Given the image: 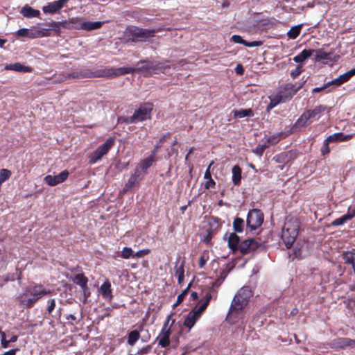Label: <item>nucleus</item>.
I'll return each instance as SVG.
<instances>
[{"label": "nucleus", "mask_w": 355, "mask_h": 355, "mask_svg": "<svg viewBox=\"0 0 355 355\" xmlns=\"http://www.w3.org/2000/svg\"><path fill=\"white\" fill-rule=\"evenodd\" d=\"M254 112L252 109H245L234 111V116L237 118H243L245 116H252Z\"/></svg>", "instance_id": "ea45409f"}, {"label": "nucleus", "mask_w": 355, "mask_h": 355, "mask_svg": "<svg viewBox=\"0 0 355 355\" xmlns=\"http://www.w3.org/2000/svg\"><path fill=\"white\" fill-rule=\"evenodd\" d=\"M139 64L142 65L139 68H135V70L133 73L135 71H141L150 74H158L164 73L166 69L170 68V66L165 64V62L157 61L141 60L138 62V64ZM132 68L134 69V67ZM131 73H132V72Z\"/></svg>", "instance_id": "423d86ee"}, {"label": "nucleus", "mask_w": 355, "mask_h": 355, "mask_svg": "<svg viewBox=\"0 0 355 355\" xmlns=\"http://www.w3.org/2000/svg\"><path fill=\"white\" fill-rule=\"evenodd\" d=\"M214 230L212 227H210L207 232L206 236H205L203 239V241L206 243H209L214 235Z\"/></svg>", "instance_id": "5fc2aeb1"}, {"label": "nucleus", "mask_w": 355, "mask_h": 355, "mask_svg": "<svg viewBox=\"0 0 355 355\" xmlns=\"http://www.w3.org/2000/svg\"><path fill=\"white\" fill-rule=\"evenodd\" d=\"M302 85L296 86L295 85L288 83L279 87V92L286 100V101L292 98V97L300 89Z\"/></svg>", "instance_id": "9b49d317"}, {"label": "nucleus", "mask_w": 355, "mask_h": 355, "mask_svg": "<svg viewBox=\"0 0 355 355\" xmlns=\"http://www.w3.org/2000/svg\"><path fill=\"white\" fill-rule=\"evenodd\" d=\"M302 72V66L299 64L296 67V68L294 70H292L291 71V76L293 78H295L298 76H300Z\"/></svg>", "instance_id": "4d7b16f0"}, {"label": "nucleus", "mask_w": 355, "mask_h": 355, "mask_svg": "<svg viewBox=\"0 0 355 355\" xmlns=\"http://www.w3.org/2000/svg\"><path fill=\"white\" fill-rule=\"evenodd\" d=\"M282 135V133L281 132L274 135L270 137L265 142L267 144L268 146L271 145H275L280 141Z\"/></svg>", "instance_id": "c03bdc74"}, {"label": "nucleus", "mask_w": 355, "mask_h": 355, "mask_svg": "<svg viewBox=\"0 0 355 355\" xmlns=\"http://www.w3.org/2000/svg\"><path fill=\"white\" fill-rule=\"evenodd\" d=\"M80 19L71 18L69 20L62 21V28L66 29H80Z\"/></svg>", "instance_id": "393cba45"}, {"label": "nucleus", "mask_w": 355, "mask_h": 355, "mask_svg": "<svg viewBox=\"0 0 355 355\" xmlns=\"http://www.w3.org/2000/svg\"><path fill=\"white\" fill-rule=\"evenodd\" d=\"M263 213L259 209L250 210L246 219L247 227L251 231L259 228L263 222Z\"/></svg>", "instance_id": "6e6552de"}, {"label": "nucleus", "mask_w": 355, "mask_h": 355, "mask_svg": "<svg viewBox=\"0 0 355 355\" xmlns=\"http://www.w3.org/2000/svg\"><path fill=\"white\" fill-rule=\"evenodd\" d=\"M342 257L345 263L352 265L355 274V253L345 252L343 253Z\"/></svg>", "instance_id": "2f4dec72"}, {"label": "nucleus", "mask_w": 355, "mask_h": 355, "mask_svg": "<svg viewBox=\"0 0 355 355\" xmlns=\"http://www.w3.org/2000/svg\"><path fill=\"white\" fill-rule=\"evenodd\" d=\"M139 338L140 334L137 330L131 331L128 335L127 343L128 345L133 346Z\"/></svg>", "instance_id": "f704fd0d"}, {"label": "nucleus", "mask_w": 355, "mask_h": 355, "mask_svg": "<svg viewBox=\"0 0 355 355\" xmlns=\"http://www.w3.org/2000/svg\"><path fill=\"white\" fill-rule=\"evenodd\" d=\"M150 252V249L141 250H139L138 252H137L135 254H134V257H142L145 255L148 254Z\"/></svg>", "instance_id": "0e129e2a"}, {"label": "nucleus", "mask_w": 355, "mask_h": 355, "mask_svg": "<svg viewBox=\"0 0 355 355\" xmlns=\"http://www.w3.org/2000/svg\"><path fill=\"white\" fill-rule=\"evenodd\" d=\"M166 135H163L159 139V141L157 142L156 145L155 146L153 150L151 151V154L154 156L156 157L158 151H159V149L162 147L163 143L166 140Z\"/></svg>", "instance_id": "49530a36"}, {"label": "nucleus", "mask_w": 355, "mask_h": 355, "mask_svg": "<svg viewBox=\"0 0 355 355\" xmlns=\"http://www.w3.org/2000/svg\"><path fill=\"white\" fill-rule=\"evenodd\" d=\"M336 135H338V141H349L352 138V135H344L343 132H338Z\"/></svg>", "instance_id": "680f3d73"}, {"label": "nucleus", "mask_w": 355, "mask_h": 355, "mask_svg": "<svg viewBox=\"0 0 355 355\" xmlns=\"http://www.w3.org/2000/svg\"><path fill=\"white\" fill-rule=\"evenodd\" d=\"M226 277V274L223 271L218 278H217L212 284L213 288H218L223 282Z\"/></svg>", "instance_id": "8fccbe9b"}, {"label": "nucleus", "mask_w": 355, "mask_h": 355, "mask_svg": "<svg viewBox=\"0 0 355 355\" xmlns=\"http://www.w3.org/2000/svg\"><path fill=\"white\" fill-rule=\"evenodd\" d=\"M143 179V176L138 173V169L135 171V173L132 175L128 180V182L125 184L124 191H129L132 187H133L135 184H139V182Z\"/></svg>", "instance_id": "4be33fe9"}, {"label": "nucleus", "mask_w": 355, "mask_h": 355, "mask_svg": "<svg viewBox=\"0 0 355 355\" xmlns=\"http://www.w3.org/2000/svg\"><path fill=\"white\" fill-rule=\"evenodd\" d=\"M295 158L294 153L292 151L282 152L275 155L272 158L278 164H286Z\"/></svg>", "instance_id": "f3484780"}, {"label": "nucleus", "mask_w": 355, "mask_h": 355, "mask_svg": "<svg viewBox=\"0 0 355 355\" xmlns=\"http://www.w3.org/2000/svg\"><path fill=\"white\" fill-rule=\"evenodd\" d=\"M232 180L235 186H239L241 182L242 170L239 165H235L232 169Z\"/></svg>", "instance_id": "a878e982"}, {"label": "nucleus", "mask_w": 355, "mask_h": 355, "mask_svg": "<svg viewBox=\"0 0 355 355\" xmlns=\"http://www.w3.org/2000/svg\"><path fill=\"white\" fill-rule=\"evenodd\" d=\"M157 32L155 29L142 28L137 26H130L125 30V35L127 42H144L155 37Z\"/></svg>", "instance_id": "39448f33"}, {"label": "nucleus", "mask_w": 355, "mask_h": 355, "mask_svg": "<svg viewBox=\"0 0 355 355\" xmlns=\"http://www.w3.org/2000/svg\"><path fill=\"white\" fill-rule=\"evenodd\" d=\"M355 75V68L347 71L346 73L339 76L337 78L331 81V83L336 86H340L343 83L347 82L353 76Z\"/></svg>", "instance_id": "a211bd4d"}, {"label": "nucleus", "mask_w": 355, "mask_h": 355, "mask_svg": "<svg viewBox=\"0 0 355 355\" xmlns=\"http://www.w3.org/2000/svg\"><path fill=\"white\" fill-rule=\"evenodd\" d=\"M313 53V49H304L300 53L293 58V60L297 63H302L306 59L310 58Z\"/></svg>", "instance_id": "cd10ccee"}, {"label": "nucleus", "mask_w": 355, "mask_h": 355, "mask_svg": "<svg viewBox=\"0 0 355 355\" xmlns=\"http://www.w3.org/2000/svg\"><path fill=\"white\" fill-rule=\"evenodd\" d=\"M207 304H206L203 302L199 301L198 304L192 309V311L201 317L202 313L207 309Z\"/></svg>", "instance_id": "a19ab883"}, {"label": "nucleus", "mask_w": 355, "mask_h": 355, "mask_svg": "<svg viewBox=\"0 0 355 355\" xmlns=\"http://www.w3.org/2000/svg\"><path fill=\"white\" fill-rule=\"evenodd\" d=\"M154 105L153 103L146 102L140 104L130 116H121L119 120L126 124L137 123L151 119Z\"/></svg>", "instance_id": "20e7f679"}, {"label": "nucleus", "mask_w": 355, "mask_h": 355, "mask_svg": "<svg viewBox=\"0 0 355 355\" xmlns=\"http://www.w3.org/2000/svg\"><path fill=\"white\" fill-rule=\"evenodd\" d=\"M207 304H206L203 302L199 301L198 304L192 309V311L201 317L202 313L207 309Z\"/></svg>", "instance_id": "79ce46f5"}, {"label": "nucleus", "mask_w": 355, "mask_h": 355, "mask_svg": "<svg viewBox=\"0 0 355 355\" xmlns=\"http://www.w3.org/2000/svg\"><path fill=\"white\" fill-rule=\"evenodd\" d=\"M200 316H199L197 313L191 310L187 315L184 321V325L187 327L189 330H191V328L195 325L196 321L200 319Z\"/></svg>", "instance_id": "5701e85b"}, {"label": "nucleus", "mask_w": 355, "mask_h": 355, "mask_svg": "<svg viewBox=\"0 0 355 355\" xmlns=\"http://www.w3.org/2000/svg\"><path fill=\"white\" fill-rule=\"evenodd\" d=\"M69 0H58L48 3L42 7V11L45 14H54L61 10Z\"/></svg>", "instance_id": "ddd939ff"}, {"label": "nucleus", "mask_w": 355, "mask_h": 355, "mask_svg": "<svg viewBox=\"0 0 355 355\" xmlns=\"http://www.w3.org/2000/svg\"><path fill=\"white\" fill-rule=\"evenodd\" d=\"M329 143L327 142L325 140L323 142V144L321 147V154L323 156L328 155L330 153L329 148Z\"/></svg>", "instance_id": "13d9d810"}, {"label": "nucleus", "mask_w": 355, "mask_h": 355, "mask_svg": "<svg viewBox=\"0 0 355 355\" xmlns=\"http://www.w3.org/2000/svg\"><path fill=\"white\" fill-rule=\"evenodd\" d=\"M100 293L103 297L108 302H112L113 300L112 289L111 283L109 280H106L100 287Z\"/></svg>", "instance_id": "dca6fc26"}, {"label": "nucleus", "mask_w": 355, "mask_h": 355, "mask_svg": "<svg viewBox=\"0 0 355 355\" xmlns=\"http://www.w3.org/2000/svg\"><path fill=\"white\" fill-rule=\"evenodd\" d=\"M51 293L42 284L32 283L26 288V293L20 294L17 300L19 305L24 309H31L35 303L44 296Z\"/></svg>", "instance_id": "7ed1b4c3"}, {"label": "nucleus", "mask_w": 355, "mask_h": 355, "mask_svg": "<svg viewBox=\"0 0 355 355\" xmlns=\"http://www.w3.org/2000/svg\"><path fill=\"white\" fill-rule=\"evenodd\" d=\"M74 284L81 287H86L88 283V278L83 273H78L72 278Z\"/></svg>", "instance_id": "7c9ffc66"}, {"label": "nucleus", "mask_w": 355, "mask_h": 355, "mask_svg": "<svg viewBox=\"0 0 355 355\" xmlns=\"http://www.w3.org/2000/svg\"><path fill=\"white\" fill-rule=\"evenodd\" d=\"M332 346L340 349H346L347 347H353L355 346V339L349 338H338L332 341Z\"/></svg>", "instance_id": "4468645a"}, {"label": "nucleus", "mask_w": 355, "mask_h": 355, "mask_svg": "<svg viewBox=\"0 0 355 355\" xmlns=\"http://www.w3.org/2000/svg\"><path fill=\"white\" fill-rule=\"evenodd\" d=\"M315 60L317 62L329 59L330 53L324 51L322 49L314 50Z\"/></svg>", "instance_id": "58836bf2"}, {"label": "nucleus", "mask_w": 355, "mask_h": 355, "mask_svg": "<svg viewBox=\"0 0 355 355\" xmlns=\"http://www.w3.org/2000/svg\"><path fill=\"white\" fill-rule=\"evenodd\" d=\"M103 25L102 21H85L80 24V29L85 31H92L100 28Z\"/></svg>", "instance_id": "c85d7f7f"}, {"label": "nucleus", "mask_w": 355, "mask_h": 355, "mask_svg": "<svg viewBox=\"0 0 355 355\" xmlns=\"http://www.w3.org/2000/svg\"><path fill=\"white\" fill-rule=\"evenodd\" d=\"M327 107L325 105H320L316 106L313 110H306L305 112L306 113L308 118L311 120H317L320 119L321 114L324 112Z\"/></svg>", "instance_id": "aec40b11"}, {"label": "nucleus", "mask_w": 355, "mask_h": 355, "mask_svg": "<svg viewBox=\"0 0 355 355\" xmlns=\"http://www.w3.org/2000/svg\"><path fill=\"white\" fill-rule=\"evenodd\" d=\"M213 295L211 291L206 292L205 296L202 297L200 301L203 302L206 304L209 305L210 300L212 299Z\"/></svg>", "instance_id": "052dcab7"}, {"label": "nucleus", "mask_w": 355, "mask_h": 355, "mask_svg": "<svg viewBox=\"0 0 355 355\" xmlns=\"http://www.w3.org/2000/svg\"><path fill=\"white\" fill-rule=\"evenodd\" d=\"M155 160V156L150 154V155L148 157L141 161L139 166L143 171H146L148 168H150L152 166Z\"/></svg>", "instance_id": "72a5a7b5"}, {"label": "nucleus", "mask_w": 355, "mask_h": 355, "mask_svg": "<svg viewBox=\"0 0 355 355\" xmlns=\"http://www.w3.org/2000/svg\"><path fill=\"white\" fill-rule=\"evenodd\" d=\"M252 295V291L249 286H243L239 289L232 301L225 320L232 324H236L239 318L235 315L244 309Z\"/></svg>", "instance_id": "f03ea898"}, {"label": "nucleus", "mask_w": 355, "mask_h": 355, "mask_svg": "<svg viewBox=\"0 0 355 355\" xmlns=\"http://www.w3.org/2000/svg\"><path fill=\"white\" fill-rule=\"evenodd\" d=\"M269 98H270V100H272L275 103H277V105H279L281 103L286 102V100L283 98V96H282V94H280L279 92H278L277 94L270 96Z\"/></svg>", "instance_id": "603ef678"}, {"label": "nucleus", "mask_w": 355, "mask_h": 355, "mask_svg": "<svg viewBox=\"0 0 355 355\" xmlns=\"http://www.w3.org/2000/svg\"><path fill=\"white\" fill-rule=\"evenodd\" d=\"M81 288H82L83 293L84 302H85L87 300V299L90 296L91 293H90V291H89L87 285H86V287H81Z\"/></svg>", "instance_id": "338daca9"}, {"label": "nucleus", "mask_w": 355, "mask_h": 355, "mask_svg": "<svg viewBox=\"0 0 355 355\" xmlns=\"http://www.w3.org/2000/svg\"><path fill=\"white\" fill-rule=\"evenodd\" d=\"M209 259V252L207 251H204L199 258L198 266L200 268H202L207 261Z\"/></svg>", "instance_id": "a18cd8bd"}, {"label": "nucleus", "mask_w": 355, "mask_h": 355, "mask_svg": "<svg viewBox=\"0 0 355 355\" xmlns=\"http://www.w3.org/2000/svg\"><path fill=\"white\" fill-rule=\"evenodd\" d=\"M11 175V171L8 169L3 168L0 171V182H4Z\"/></svg>", "instance_id": "3c124183"}, {"label": "nucleus", "mask_w": 355, "mask_h": 355, "mask_svg": "<svg viewBox=\"0 0 355 355\" xmlns=\"http://www.w3.org/2000/svg\"><path fill=\"white\" fill-rule=\"evenodd\" d=\"M231 41L234 43L243 44L244 46L248 47L259 46L262 44V42L261 41H254L251 42H247L246 40H243L241 36L239 35H232L231 37Z\"/></svg>", "instance_id": "412c9836"}, {"label": "nucleus", "mask_w": 355, "mask_h": 355, "mask_svg": "<svg viewBox=\"0 0 355 355\" xmlns=\"http://www.w3.org/2000/svg\"><path fill=\"white\" fill-rule=\"evenodd\" d=\"M338 135H336V133H334L333 135H331L329 136H328L325 141L328 143H333V142H336V141H338Z\"/></svg>", "instance_id": "69168bd1"}, {"label": "nucleus", "mask_w": 355, "mask_h": 355, "mask_svg": "<svg viewBox=\"0 0 355 355\" xmlns=\"http://www.w3.org/2000/svg\"><path fill=\"white\" fill-rule=\"evenodd\" d=\"M244 220L241 218L236 217L233 221L234 230L237 233H241L243 231Z\"/></svg>", "instance_id": "e433bc0d"}, {"label": "nucleus", "mask_w": 355, "mask_h": 355, "mask_svg": "<svg viewBox=\"0 0 355 355\" xmlns=\"http://www.w3.org/2000/svg\"><path fill=\"white\" fill-rule=\"evenodd\" d=\"M302 26L303 24H298L291 27L287 33L288 38L292 40L296 39L300 35Z\"/></svg>", "instance_id": "473e14b6"}, {"label": "nucleus", "mask_w": 355, "mask_h": 355, "mask_svg": "<svg viewBox=\"0 0 355 355\" xmlns=\"http://www.w3.org/2000/svg\"><path fill=\"white\" fill-rule=\"evenodd\" d=\"M269 146L266 142H264L263 144H259L254 150V153L258 156H261L263 154L265 150Z\"/></svg>", "instance_id": "de8ad7c7"}, {"label": "nucleus", "mask_w": 355, "mask_h": 355, "mask_svg": "<svg viewBox=\"0 0 355 355\" xmlns=\"http://www.w3.org/2000/svg\"><path fill=\"white\" fill-rule=\"evenodd\" d=\"M49 26L55 31H60V28H62V21H53L49 24Z\"/></svg>", "instance_id": "bf43d9fd"}, {"label": "nucleus", "mask_w": 355, "mask_h": 355, "mask_svg": "<svg viewBox=\"0 0 355 355\" xmlns=\"http://www.w3.org/2000/svg\"><path fill=\"white\" fill-rule=\"evenodd\" d=\"M349 220H350L349 217L348 216L347 214H346L343 215L341 217L335 219L334 220H333L331 222V225L334 227L340 226V225H343L345 223H346L347 221H348Z\"/></svg>", "instance_id": "37998d69"}, {"label": "nucleus", "mask_w": 355, "mask_h": 355, "mask_svg": "<svg viewBox=\"0 0 355 355\" xmlns=\"http://www.w3.org/2000/svg\"><path fill=\"white\" fill-rule=\"evenodd\" d=\"M4 69L6 70L15 71L20 73H31L33 71V69L31 67L24 65L20 62L6 64Z\"/></svg>", "instance_id": "2eb2a0df"}, {"label": "nucleus", "mask_w": 355, "mask_h": 355, "mask_svg": "<svg viewBox=\"0 0 355 355\" xmlns=\"http://www.w3.org/2000/svg\"><path fill=\"white\" fill-rule=\"evenodd\" d=\"M239 243V236L235 232L230 233L228 237L227 244L232 253H235L236 252L239 251L240 245Z\"/></svg>", "instance_id": "6ab92c4d"}, {"label": "nucleus", "mask_w": 355, "mask_h": 355, "mask_svg": "<svg viewBox=\"0 0 355 355\" xmlns=\"http://www.w3.org/2000/svg\"><path fill=\"white\" fill-rule=\"evenodd\" d=\"M262 244L254 239H249L243 241L239 245V251L242 254H247L259 250Z\"/></svg>", "instance_id": "9d476101"}, {"label": "nucleus", "mask_w": 355, "mask_h": 355, "mask_svg": "<svg viewBox=\"0 0 355 355\" xmlns=\"http://www.w3.org/2000/svg\"><path fill=\"white\" fill-rule=\"evenodd\" d=\"M173 315H174L173 313L168 315L166 318V321L164 323V325L162 327V329L161 331H171V327L175 323V320L171 319Z\"/></svg>", "instance_id": "4c0bfd02"}, {"label": "nucleus", "mask_w": 355, "mask_h": 355, "mask_svg": "<svg viewBox=\"0 0 355 355\" xmlns=\"http://www.w3.org/2000/svg\"><path fill=\"white\" fill-rule=\"evenodd\" d=\"M171 331H161L156 340L158 341V345L162 347H167L170 344V336Z\"/></svg>", "instance_id": "b1692460"}, {"label": "nucleus", "mask_w": 355, "mask_h": 355, "mask_svg": "<svg viewBox=\"0 0 355 355\" xmlns=\"http://www.w3.org/2000/svg\"><path fill=\"white\" fill-rule=\"evenodd\" d=\"M348 216L349 217L350 220H352L353 218L355 217V207L349 206L347 209V212Z\"/></svg>", "instance_id": "774afa93"}, {"label": "nucleus", "mask_w": 355, "mask_h": 355, "mask_svg": "<svg viewBox=\"0 0 355 355\" xmlns=\"http://www.w3.org/2000/svg\"><path fill=\"white\" fill-rule=\"evenodd\" d=\"M298 234L297 227H289L288 225H286L282 230V239L285 243L286 248H291L295 241Z\"/></svg>", "instance_id": "1a4fd4ad"}, {"label": "nucleus", "mask_w": 355, "mask_h": 355, "mask_svg": "<svg viewBox=\"0 0 355 355\" xmlns=\"http://www.w3.org/2000/svg\"><path fill=\"white\" fill-rule=\"evenodd\" d=\"M175 275L178 277V282L180 285H181L184 279V263H182L180 266L175 267Z\"/></svg>", "instance_id": "c9c22d12"}, {"label": "nucleus", "mask_w": 355, "mask_h": 355, "mask_svg": "<svg viewBox=\"0 0 355 355\" xmlns=\"http://www.w3.org/2000/svg\"><path fill=\"white\" fill-rule=\"evenodd\" d=\"M333 84L331 83V81L327 82V83H324L322 87H315L312 90V93H318L320 92H322L325 89L328 88L329 86L332 85Z\"/></svg>", "instance_id": "e2e57ef3"}, {"label": "nucleus", "mask_w": 355, "mask_h": 355, "mask_svg": "<svg viewBox=\"0 0 355 355\" xmlns=\"http://www.w3.org/2000/svg\"><path fill=\"white\" fill-rule=\"evenodd\" d=\"M189 288H190V285H189L184 291H182V292L180 295H178V296L177 297V301L175 304V306L178 305L183 302L186 295L188 293V291H189Z\"/></svg>", "instance_id": "864d4df0"}, {"label": "nucleus", "mask_w": 355, "mask_h": 355, "mask_svg": "<svg viewBox=\"0 0 355 355\" xmlns=\"http://www.w3.org/2000/svg\"><path fill=\"white\" fill-rule=\"evenodd\" d=\"M121 257L123 259H129L130 257H134L133 250L131 248L125 247L121 251Z\"/></svg>", "instance_id": "09e8293b"}, {"label": "nucleus", "mask_w": 355, "mask_h": 355, "mask_svg": "<svg viewBox=\"0 0 355 355\" xmlns=\"http://www.w3.org/2000/svg\"><path fill=\"white\" fill-rule=\"evenodd\" d=\"M135 69L133 68H101L94 71L90 69L76 70L67 73V78H114L132 73Z\"/></svg>", "instance_id": "f257e3e1"}, {"label": "nucleus", "mask_w": 355, "mask_h": 355, "mask_svg": "<svg viewBox=\"0 0 355 355\" xmlns=\"http://www.w3.org/2000/svg\"><path fill=\"white\" fill-rule=\"evenodd\" d=\"M21 13L27 18L38 17L40 15V10L33 9L28 5L21 8Z\"/></svg>", "instance_id": "bb28decb"}, {"label": "nucleus", "mask_w": 355, "mask_h": 355, "mask_svg": "<svg viewBox=\"0 0 355 355\" xmlns=\"http://www.w3.org/2000/svg\"><path fill=\"white\" fill-rule=\"evenodd\" d=\"M309 120V118H308V116L304 111V113L297 119V120L293 125L292 130H296L304 127Z\"/></svg>", "instance_id": "c756f323"}, {"label": "nucleus", "mask_w": 355, "mask_h": 355, "mask_svg": "<svg viewBox=\"0 0 355 355\" xmlns=\"http://www.w3.org/2000/svg\"><path fill=\"white\" fill-rule=\"evenodd\" d=\"M115 137L108 138L104 144L99 146L89 156V163L94 164L101 160V158L106 155L110 148L114 146Z\"/></svg>", "instance_id": "0eeeda50"}, {"label": "nucleus", "mask_w": 355, "mask_h": 355, "mask_svg": "<svg viewBox=\"0 0 355 355\" xmlns=\"http://www.w3.org/2000/svg\"><path fill=\"white\" fill-rule=\"evenodd\" d=\"M48 306L46 308L47 313L49 315H51L53 311L55 309V299H51L48 300Z\"/></svg>", "instance_id": "6e6d98bb"}, {"label": "nucleus", "mask_w": 355, "mask_h": 355, "mask_svg": "<svg viewBox=\"0 0 355 355\" xmlns=\"http://www.w3.org/2000/svg\"><path fill=\"white\" fill-rule=\"evenodd\" d=\"M69 175V173L67 170H64L61 173H60L57 175H48L44 178V181L49 186H55L58 184L62 183L64 182L68 176Z\"/></svg>", "instance_id": "f8f14e48"}]
</instances>
